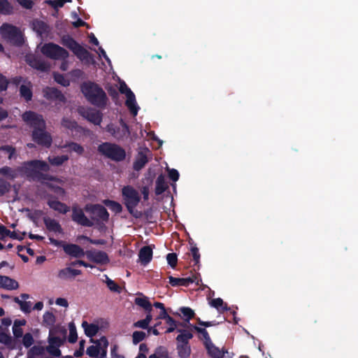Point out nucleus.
Returning <instances> with one entry per match:
<instances>
[{
	"mask_svg": "<svg viewBox=\"0 0 358 358\" xmlns=\"http://www.w3.org/2000/svg\"><path fill=\"white\" fill-rule=\"evenodd\" d=\"M102 202L106 206H107L112 212L115 213V214L120 213L122 211V206L117 201L110 199H104Z\"/></svg>",
	"mask_w": 358,
	"mask_h": 358,
	"instance_id": "obj_29",
	"label": "nucleus"
},
{
	"mask_svg": "<svg viewBox=\"0 0 358 358\" xmlns=\"http://www.w3.org/2000/svg\"><path fill=\"white\" fill-rule=\"evenodd\" d=\"M122 196L123 203L126 206L128 212L135 218H140L143 213L141 211L136 210V207L141 201V196L138 192L131 185L124 186L122 189Z\"/></svg>",
	"mask_w": 358,
	"mask_h": 358,
	"instance_id": "obj_2",
	"label": "nucleus"
},
{
	"mask_svg": "<svg viewBox=\"0 0 358 358\" xmlns=\"http://www.w3.org/2000/svg\"><path fill=\"white\" fill-rule=\"evenodd\" d=\"M82 327L87 336L92 337L99 331V327L94 324H88L86 321L83 322Z\"/></svg>",
	"mask_w": 358,
	"mask_h": 358,
	"instance_id": "obj_32",
	"label": "nucleus"
},
{
	"mask_svg": "<svg viewBox=\"0 0 358 358\" xmlns=\"http://www.w3.org/2000/svg\"><path fill=\"white\" fill-rule=\"evenodd\" d=\"M61 124L62 127L71 130L76 129L78 126V124L75 120H72L68 117L62 118Z\"/></svg>",
	"mask_w": 358,
	"mask_h": 358,
	"instance_id": "obj_43",
	"label": "nucleus"
},
{
	"mask_svg": "<svg viewBox=\"0 0 358 358\" xmlns=\"http://www.w3.org/2000/svg\"><path fill=\"white\" fill-rule=\"evenodd\" d=\"M152 258V248H141L138 252V262L143 266L147 265Z\"/></svg>",
	"mask_w": 358,
	"mask_h": 358,
	"instance_id": "obj_19",
	"label": "nucleus"
},
{
	"mask_svg": "<svg viewBox=\"0 0 358 358\" xmlns=\"http://www.w3.org/2000/svg\"><path fill=\"white\" fill-rule=\"evenodd\" d=\"M210 305L218 310L224 309L223 300L220 298L213 299Z\"/></svg>",
	"mask_w": 358,
	"mask_h": 358,
	"instance_id": "obj_54",
	"label": "nucleus"
},
{
	"mask_svg": "<svg viewBox=\"0 0 358 358\" xmlns=\"http://www.w3.org/2000/svg\"><path fill=\"white\" fill-rule=\"evenodd\" d=\"M0 287L8 290L17 289L19 287L18 282L8 276L1 275Z\"/></svg>",
	"mask_w": 358,
	"mask_h": 358,
	"instance_id": "obj_20",
	"label": "nucleus"
},
{
	"mask_svg": "<svg viewBox=\"0 0 358 358\" xmlns=\"http://www.w3.org/2000/svg\"><path fill=\"white\" fill-rule=\"evenodd\" d=\"M169 283L172 286H187L189 283L194 282V280L191 278H178L172 276L169 277Z\"/></svg>",
	"mask_w": 358,
	"mask_h": 358,
	"instance_id": "obj_30",
	"label": "nucleus"
},
{
	"mask_svg": "<svg viewBox=\"0 0 358 358\" xmlns=\"http://www.w3.org/2000/svg\"><path fill=\"white\" fill-rule=\"evenodd\" d=\"M13 6L8 0H0V13L10 15L13 13Z\"/></svg>",
	"mask_w": 358,
	"mask_h": 358,
	"instance_id": "obj_37",
	"label": "nucleus"
},
{
	"mask_svg": "<svg viewBox=\"0 0 358 358\" xmlns=\"http://www.w3.org/2000/svg\"><path fill=\"white\" fill-rule=\"evenodd\" d=\"M32 140L39 145L50 148L52 143V138L45 129L33 130L31 134Z\"/></svg>",
	"mask_w": 358,
	"mask_h": 358,
	"instance_id": "obj_9",
	"label": "nucleus"
},
{
	"mask_svg": "<svg viewBox=\"0 0 358 358\" xmlns=\"http://www.w3.org/2000/svg\"><path fill=\"white\" fill-rule=\"evenodd\" d=\"M108 341L106 338H102L98 344L91 345L87 349V354L92 357L103 358L106 355Z\"/></svg>",
	"mask_w": 358,
	"mask_h": 358,
	"instance_id": "obj_10",
	"label": "nucleus"
},
{
	"mask_svg": "<svg viewBox=\"0 0 358 358\" xmlns=\"http://www.w3.org/2000/svg\"><path fill=\"white\" fill-rule=\"evenodd\" d=\"M120 123L122 126V130L113 124H108L107 127V131L117 140L122 139L130 134L129 127L127 124L122 120H120Z\"/></svg>",
	"mask_w": 358,
	"mask_h": 358,
	"instance_id": "obj_13",
	"label": "nucleus"
},
{
	"mask_svg": "<svg viewBox=\"0 0 358 358\" xmlns=\"http://www.w3.org/2000/svg\"><path fill=\"white\" fill-rule=\"evenodd\" d=\"M11 185L2 178H0V196H4L10 191Z\"/></svg>",
	"mask_w": 358,
	"mask_h": 358,
	"instance_id": "obj_41",
	"label": "nucleus"
},
{
	"mask_svg": "<svg viewBox=\"0 0 358 358\" xmlns=\"http://www.w3.org/2000/svg\"><path fill=\"white\" fill-rule=\"evenodd\" d=\"M59 347V346H58V345H55L49 343V345L48 346L47 350L50 354H51L54 356L59 357L61 354L60 350L58 348Z\"/></svg>",
	"mask_w": 358,
	"mask_h": 358,
	"instance_id": "obj_53",
	"label": "nucleus"
},
{
	"mask_svg": "<svg viewBox=\"0 0 358 358\" xmlns=\"http://www.w3.org/2000/svg\"><path fill=\"white\" fill-rule=\"evenodd\" d=\"M206 348L208 350V354L213 358H223V356L226 352L223 350H220L217 347H215L211 342L206 343Z\"/></svg>",
	"mask_w": 358,
	"mask_h": 358,
	"instance_id": "obj_27",
	"label": "nucleus"
},
{
	"mask_svg": "<svg viewBox=\"0 0 358 358\" xmlns=\"http://www.w3.org/2000/svg\"><path fill=\"white\" fill-rule=\"evenodd\" d=\"M0 34L13 45L20 47L24 43V35L20 28L11 24H2L0 27Z\"/></svg>",
	"mask_w": 358,
	"mask_h": 358,
	"instance_id": "obj_3",
	"label": "nucleus"
},
{
	"mask_svg": "<svg viewBox=\"0 0 358 358\" xmlns=\"http://www.w3.org/2000/svg\"><path fill=\"white\" fill-rule=\"evenodd\" d=\"M78 112L82 117L95 125H100L102 122L103 115L99 110L91 108L80 107Z\"/></svg>",
	"mask_w": 358,
	"mask_h": 358,
	"instance_id": "obj_8",
	"label": "nucleus"
},
{
	"mask_svg": "<svg viewBox=\"0 0 358 358\" xmlns=\"http://www.w3.org/2000/svg\"><path fill=\"white\" fill-rule=\"evenodd\" d=\"M69 159V158L68 155L49 157L48 162L52 166H59L62 165L65 162L68 161Z\"/></svg>",
	"mask_w": 358,
	"mask_h": 358,
	"instance_id": "obj_35",
	"label": "nucleus"
},
{
	"mask_svg": "<svg viewBox=\"0 0 358 358\" xmlns=\"http://www.w3.org/2000/svg\"><path fill=\"white\" fill-rule=\"evenodd\" d=\"M148 155H151V152L148 148H140L133 163V169L135 171H138L145 166L149 161Z\"/></svg>",
	"mask_w": 358,
	"mask_h": 358,
	"instance_id": "obj_12",
	"label": "nucleus"
},
{
	"mask_svg": "<svg viewBox=\"0 0 358 358\" xmlns=\"http://www.w3.org/2000/svg\"><path fill=\"white\" fill-rule=\"evenodd\" d=\"M34 341L33 336L30 333H27L23 336L22 343L25 348H29Z\"/></svg>",
	"mask_w": 358,
	"mask_h": 358,
	"instance_id": "obj_47",
	"label": "nucleus"
},
{
	"mask_svg": "<svg viewBox=\"0 0 358 358\" xmlns=\"http://www.w3.org/2000/svg\"><path fill=\"white\" fill-rule=\"evenodd\" d=\"M152 317L150 313H148L144 320H139L134 324L136 328L148 329Z\"/></svg>",
	"mask_w": 358,
	"mask_h": 358,
	"instance_id": "obj_40",
	"label": "nucleus"
},
{
	"mask_svg": "<svg viewBox=\"0 0 358 358\" xmlns=\"http://www.w3.org/2000/svg\"><path fill=\"white\" fill-rule=\"evenodd\" d=\"M169 178L173 182H176L179 179V173L176 169H172L169 170Z\"/></svg>",
	"mask_w": 358,
	"mask_h": 358,
	"instance_id": "obj_56",
	"label": "nucleus"
},
{
	"mask_svg": "<svg viewBox=\"0 0 358 358\" xmlns=\"http://www.w3.org/2000/svg\"><path fill=\"white\" fill-rule=\"evenodd\" d=\"M10 233V231L3 224H0V236L1 238L3 240L6 238H8V236Z\"/></svg>",
	"mask_w": 358,
	"mask_h": 358,
	"instance_id": "obj_60",
	"label": "nucleus"
},
{
	"mask_svg": "<svg viewBox=\"0 0 358 358\" xmlns=\"http://www.w3.org/2000/svg\"><path fill=\"white\" fill-rule=\"evenodd\" d=\"M80 91L87 101L92 105L103 108L108 102V97L98 84L92 81H85L80 85Z\"/></svg>",
	"mask_w": 358,
	"mask_h": 358,
	"instance_id": "obj_1",
	"label": "nucleus"
},
{
	"mask_svg": "<svg viewBox=\"0 0 358 358\" xmlns=\"http://www.w3.org/2000/svg\"><path fill=\"white\" fill-rule=\"evenodd\" d=\"M41 52L47 57L55 60L67 59L69 56L66 49L54 43L44 44L41 48Z\"/></svg>",
	"mask_w": 358,
	"mask_h": 358,
	"instance_id": "obj_6",
	"label": "nucleus"
},
{
	"mask_svg": "<svg viewBox=\"0 0 358 358\" xmlns=\"http://www.w3.org/2000/svg\"><path fill=\"white\" fill-rule=\"evenodd\" d=\"M81 274V271L73 269L71 267H66L59 270L57 273V278L61 280H72L76 276Z\"/></svg>",
	"mask_w": 358,
	"mask_h": 358,
	"instance_id": "obj_17",
	"label": "nucleus"
},
{
	"mask_svg": "<svg viewBox=\"0 0 358 358\" xmlns=\"http://www.w3.org/2000/svg\"><path fill=\"white\" fill-rule=\"evenodd\" d=\"M32 28L40 36L48 33L49 26L45 22L39 20H34L32 22Z\"/></svg>",
	"mask_w": 358,
	"mask_h": 358,
	"instance_id": "obj_21",
	"label": "nucleus"
},
{
	"mask_svg": "<svg viewBox=\"0 0 358 358\" xmlns=\"http://www.w3.org/2000/svg\"><path fill=\"white\" fill-rule=\"evenodd\" d=\"M32 172V178L34 180L37 181H44V180H49V181H53L55 180L54 177L52 176H50L49 174L42 173L37 170H31Z\"/></svg>",
	"mask_w": 358,
	"mask_h": 358,
	"instance_id": "obj_33",
	"label": "nucleus"
},
{
	"mask_svg": "<svg viewBox=\"0 0 358 358\" xmlns=\"http://www.w3.org/2000/svg\"><path fill=\"white\" fill-rule=\"evenodd\" d=\"M20 3L27 9H31L34 6V2L31 0H20Z\"/></svg>",
	"mask_w": 358,
	"mask_h": 358,
	"instance_id": "obj_63",
	"label": "nucleus"
},
{
	"mask_svg": "<svg viewBox=\"0 0 358 358\" xmlns=\"http://www.w3.org/2000/svg\"><path fill=\"white\" fill-rule=\"evenodd\" d=\"M64 252L72 257L81 258L85 256V251L82 248H64Z\"/></svg>",
	"mask_w": 358,
	"mask_h": 358,
	"instance_id": "obj_31",
	"label": "nucleus"
},
{
	"mask_svg": "<svg viewBox=\"0 0 358 358\" xmlns=\"http://www.w3.org/2000/svg\"><path fill=\"white\" fill-rule=\"evenodd\" d=\"M9 80L0 73V91H6L8 89Z\"/></svg>",
	"mask_w": 358,
	"mask_h": 358,
	"instance_id": "obj_51",
	"label": "nucleus"
},
{
	"mask_svg": "<svg viewBox=\"0 0 358 358\" xmlns=\"http://www.w3.org/2000/svg\"><path fill=\"white\" fill-rule=\"evenodd\" d=\"M127 100L125 104L130 110L131 113L136 116L138 113L139 107L136 104V97L133 92H129V94L126 95Z\"/></svg>",
	"mask_w": 358,
	"mask_h": 358,
	"instance_id": "obj_23",
	"label": "nucleus"
},
{
	"mask_svg": "<svg viewBox=\"0 0 358 358\" xmlns=\"http://www.w3.org/2000/svg\"><path fill=\"white\" fill-rule=\"evenodd\" d=\"M85 256L90 261L98 264L103 265L109 262L107 254L95 248L86 250Z\"/></svg>",
	"mask_w": 358,
	"mask_h": 358,
	"instance_id": "obj_11",
	"label": "nucleus"
},
{
	"mask_svg": "<svg viewBox=\"0 0 358 358\" xmlns=\"http://www.w3.org/2000/svg\"><path fill=\"white\" fill-rule=\"evenodd\" d=\"M25 320H16L14 321L13 326V334L15 338H21L23 335L22 327L26 324Z\"/></svg>",
	"mask_w": 358,
	"mask_h": 358,
	"instance_id": "obj_26",
	"label": "nucleus"
},
{
	"mask_svg": "<svg viewBox=\"0 0 358 358\" xmlns=\"http://www.w3.org/2000/svg\"><path fill=\"white\" fill-rule=\"evenodd\" d=\"M59 1L60 0H46L45 1V3L52 6L55 9H57L64 6L59 4Z\"/></svg>",
	"mask_w": 358,
	"mask_h": 358,
	"instance_id": "obj_61",
	"label": "nucleus"
},
{
	"mask_svg": "<svg viewBox=\"0 0 358 358\" xmlns=\"http://www.w3.org/2000/svg\"><path fill=\"white\" fill-rule=\"evenodd\" d=\"M135 303L149 311V313L152 310V305L145 296L136 298Z\"/></svg>",
	"mask_w": 358,
	"mask_h": 358,
	"instance_id": "obj_39",
	"label": "nucleus"
},
{
	"mask_svg": "<svg viewBox=\"0 0 358 358\" xmlns=\"http://www.w3.org/2000/svg\"><path fill=\"white\" fill-rule=\"evenodd\" d=\"M49 198L47 204L52 210L62 214H66L70 210V208L64 203L57 200V197L53 195H48Z\"/></svg>",
	"mask_w": 358,
	"mask_h": 358,
	"instance_id": "obj_15",
	"label": "nucleus"
},
{
	"mask_svg": "<svg viewBox=\"0 0 358 358\" xmlns=\"http://www.w3.org/2000/svg\"><path fill=\"white\" fill-rule=\"evenodd\" d=\"M54 79L55 80L59 85L64 87H68L70 85V81L65 78L64 75L55 73H54Z\"/></svg>",
	"mask_w": 358,
	"mask_h": 358,
	"instance_id": "obj_44",
	"label": "nucleus"
},
{
	"mask_svg": "<svg viewBox=\"0 0 358 358\" xmlns=\"http://www.w3.org/2000/svg\"><path fill=\"white\" fill-rule=\"evenodd\" d=\"M63 148H69L71 151L75 152L80 155H83L85 151L82 145L75 142L67 143Z\"/></svg>",
	"mask_w": 358,
	"mask_h": 358,
	"instance_id": "obj_38",
	"label": "nucleus"
},
{
	"mask_svg": "<svg viewBox=\"0 0 358 358\" xmlns=\"http://www.w3.org/2000/svg\"><path fill=\"white\" fill-rule=\"evenodd\" d=\"M166 323L169 326V327L166 330V333H171L176 329L177 324L172 317H169L168 320H166Z\"/></svg>",
	"mask_w": 358,
	"mask_h": 358,
	"instance_id": "obj_58",
	"label": "nucleus"
},
{
	"mask_svg": "<svg viewBox=\"0 0 358 358\" xmlns=\"http://www.w3.org/2000/svg\"><path fill=\"white\" fill-rule=\"evenodd\" d=\"M77 241L78 243H91L94 245H104L106 243L105 240L103 239H91L85 236H80L77 238Z\"/></svg>",
	"mask_w": 358,
	"mask_h": 358,
	"instance_id": "obj_34",
	"label": "nucleus"
},
{
	"mask_svg": "<svg viewBox=\"0 0 358 358\" xmlns=\"http://www.w3.org/2000/svg\"><path fill=\"white\" fill-rule=\"evenodd\" d=\"M55 303L57 305V306H62V307H64V308H68L69 307V302L68 301L64 299V298H57L55 301Z\"/></svg>",
	"mask_w": 358,
	"mask_h": 358,
	"instance_id": "obj_64",
	"label": "nucleus"
},
{
	"mask_svg": "<svg viewBox=\"0 0 358 358\" xmlns=\"http://www.w3.org/2000/svg\"><path fill=\"white\" fill-rule=\"evenodd\" d=\"M26 251L27 254H29L31 256L34 255V250L31 248H17V254L22 259V260L24 262H28V257L24 254V252Z\"/></svg>",
	"mask_w": 358,
	"mask_h": 358,
	"instance_id": "obj_42",
	"label": "nucleus"
},
{
	"mask_svg": "<svg viewBox=\"0 0 358 358\" xmlns=\"http://www.w3.org/2000/svg\"><path fill=\"white\" fill-rule=\"evenodd\" d=\"M28 165L32 168V170L42 171L47 172L50 170L49 165L44 161L31 160L28 162Z\"/></svg>",
	"mask_w": 358,
	"mask_h": 358,
	"instance_id": "obj_25",
	"label": "nucleus"
},
{
	"mask_svg": "<svg viewBox=\"0 0 358 358\" xmlns=\"http://www.w3.org/2000/svg\"><path fill=\"white\" fill-rule=\"evenodd\" d=\"M14 171L12 170V169L9 166H3L0 169V174L3 176H7L10 177L11 178H15V175L13 174Z\"/></svg>",
	"mask_w": 358,
	"mask_h": 358,
	"instance_id": "obj_52",
	"label": "nucleus"
},
{
	"mask_svg": "<svg viewBox=\"0 0 358 358\" xmlns=\"http://www.w3.org/2000/svg\"><path fill=\"white\" fill-rule=\"evenodd\" d=\"M168 186L166 183L164 176L161 174L159 175L156 180V185H155V194L156 195H160L164 193Z\"/></svg>",
	"mask_w": 358,
	"mask_h": 358,
	"instance_id": "obj_28",
	"label": "nucleus"
},
{
	"mask_svg": "<svg viewBox=\"0 0 358 358\" xmlns=\"http://www.w3.org/2000/svg\"><path fill=\"white\" fill-rule=\"evenodd\" d=\"M178 352L180 357L187 358L190 355L191 349L187 343L178 344Z\"/></svg>",
	"mask_w": 358,
	"mask_h": 358,
	"instance_id": "obj_36",
	"label": "nucleus"
},
{
	"mask_svg": "<svg viewBox=\"0 0 358 358\" xmlns=\"http://www.w3.org/2000/svg\"><path fill=\"white\" fill-rule=\"evenodd\" d=\"M43 96L50 101H58L61 103H65L66 99L62 92L57 88L46 87L43 90Z\"/></svg>",
	"mask_w": 358,
	"mask_h": 358,
	"instance_id": "obj_14",
	"label": "nucleus"
},
{
	"mask_svg": "<svg viewBox=\"0 0 358 358\" xmlns=\"http://www.w3.org/2000/svg\"><path fill=\"white\" fill-rule=\"evenodd\" d=\"M43 322L47 326H52L55 322V316L50 312H46L43 315Z\"/></svg>",
	"mask_w": 358,
	"mask_h": 358,
	"instance_id": "obj_45",
	"label": "nucleus"
},
{
	"mask_svg": "<svg viewBox=\"0 0 358 358\" xmlns=\"http://www.w3.org/2000/svg\"><path fill=\"white\" fill-rule=\"evenodd\" d=\"M145 333L143 331H134L132 336L134 343L137 344L143 341L145 338Z\"/></svg>",
	"mask_w": 358,
	"mask_h": 358,
	"instance_id": "obj_50",
	"label": "nucleus"
},
{
	"mask_svg": "<svg viewBox=\"0 0 358 358\" xmlns=\"http://www.w3.org/2000/svg\"><path fill=\"white\" fill-rule=\"evenodd\" d=\"M31 308V303L30 301H23L20 306V309L24 313H30Z\"/></svg>",
	"mask_w": 358,
	"mask_h": 358,
	"instance_id": "obj_62",
	"label": "nucleus"
},
{
	"mask_svg": "<svg viewBox=\"0 0 358 358\" xmlns=\"http://www.w3.org/2000/svg\"><path fill=\"white\" fill-rule=\"evenodd\" d=\"M166 260L168 264L172 267L175 268L177 265L178 257L176 253H169L166 255Z\"/></svg>",
	"mask_w": 358,
	"mask_h": 358,
	"instance_id": "obj_49",
	"label": "nucleus"
},
{
	"mask_svg": "<svg viewBox=\"0 0 358 358\" xmlns=\"http://www.w3.org/2000/svg\"><path fill=\"white\" fill-rule=\"evenodd\" d=\"M62 343H63V340L61 338L57 337V336H52V333H50V336L49 338V343L50 344L60 346L62 344Z\"/></svg>",
	"mask_w": 358,
	"mask_h": 358,
	"instance_id": "obj_55",
	"label": "nucleus"
},
{
	"mask_svg": "<svg viewBox=\"0 0 358 358\" xmlns=\"http://www.w3.org/2000/svg\"><path fill=\"white\" fill-rule=\"evenodd\" d=\"M97 150L102 155L115 162H122L126 158L125 150L115 143H102Z\"/></svg>",
	"mask_w": 358,
	"mask_h": 358,
	"instance_id": "obj_4",
	"label": "nucleus"
},
{
	"mask_svg": "<svg viewBox=\"0 0 358 358\" xmlns=\"http://www.w3.org/2000/svg\"><path fill=\"white\" fill-rule=\"evenodd\" d=\"M31 88L32 85L30 81L27 82L26 84L21 85L20 87V95L26 101H29L32 99L33 92Z\"/></svg>",
	"mask_w": 358,
	"mask_h": 358,
	"instance_id": "obj_22",
	"label": "nucleus"
},
{
	"mask_svg": "<svg viewBox=\"0 0 358 358\" xmlns=\"http://www.w3.org/2000/svg\"><path fill=\"white\" fill-rule=\"evenodd\" d=\"M119 90L121 94H124L125 95L129 94V92H133L124 81L120 83Z\"/></svg>",
	"mask_w": 358,
	"mask_h": 358,
	"instance_id": "obj_57",
	"label": "nucleus"
},
{
	"mask_svg": "<svg viewBox=\"0 0 358 358\" xmlns=\"http://www.w3.org/2000/svg\"><path fill=\"white\" fill-rule=\"evenodd\" d=\"M72 220L84 227H92L94 223L85 215L81 208H73Z\"/></svg>",
	"mask_w": 358,
	"mask_h": 358,
	"instance_id": "obj_16",
	"label": "nucleus"
},
{
	"mask_svg": "<svg viewBox=\"0 0 358 358\" xmlns=\"http://www.w3.org/2000/svg\"><path fill=\"white\" fill-rule=\"evenodd\" d=\"M181 313L184 316L187 317L188 319H190L194 317V313L193 310L189 308H182L180 309Z\"/></svg>",
	"mask_w": 358,
	"mask_h": 358,
	"instance_id": "obj_59",
	"label": "nucleus"
},
{
	"mask_svg": "<svg viewBox=\"0 0 358 358\" xmlns=\"http://www.w3.org/2000/svg\"><path fill=\"white\" fill-rule=\"evenodd\" d=\"M61 43L71 50L77 58L81 61L87 60L91 56V54L87 50L68 34L62 36Z\"/></svg>",
	"mask_w": 358,
	"mask_h": 358,
	"instance_id": "obj_5",
	"label": "nucleus"
},
{
	"mask_svg": "<svg viewBox=\"0 0 358 358\" xmlns=\"http://www.w3.org/2000/svg\"><path fill=\"white\" fill-rule=\"evenodd\" d=\"M106 283L108 287L113 292H120V287L118 285H117L113 280L110 279L108 277L106 276Z\"/></svg>",
	"mask_w": 358,
	"mask_h": 358,
	"instance_id": "obj_48",
	"label": "nucleus"
},
{
	"mask_svg": "<svg viewBox=\"0 0 358 358\" xmlns=\"http://www.w3.org/2000/svg\"><path fill=\"white\" fill-rule=\"evenodd\" d=\"M91 213L102 221L107 222L109 220V213L106 208L100 204H94L91 206Z\"/></svg>",
	"mask_w": 358,
	"mask_h": 358,
	"instance_id": "obj_18",
	"label": "nucleus"
},
{
	"mask_svg": "<svg viewBox=\"0 0 358 358\" xmlns=\"http://www.w3.org/2000/svg\"><path fill=\"white\" fill-rule=\"evenodd\" d=\"M22 119L33 130L46 129L45 121L41 114L31 110L26 111L22 115Z\"/></svg>",
	"mask_w": 358,
	"mask_h": 358,
	"instance_id": "obj_7",
	"label": "nucleus"
},
{
	"mask_svg": "<svg viewBox=\"0 0 358 358\" xmlns=\"http://www.w3.org/2000/svg\"><path fill=\"white\" fill-rule=\"evenodd\" d=\"M69 341L70 343H75L77 340L76 329L73 323L71 322L69 325Z\"/></svg>",
	"mask_w": 358,
	"mask_h": 358,
	"instance_id": "obj_46",
	"label": "nucleus"
},
{
	"mask_svg": "<svg viewBox=\"0 0 358 358\" xmlns=\"http://www.w3.org/2000/svg\"><path fill=\"white\" fill-rule=\"evenodd\" d=\"M43 222L48 230L53 232H62V229L59 223L54 219L45 217L43 218Z\"/></svg>",
	"mask_w": 358,
	"mask_h": 358,
	"instance_id": "obj_24",
	"label": "nucleus"
}]
</instances>
